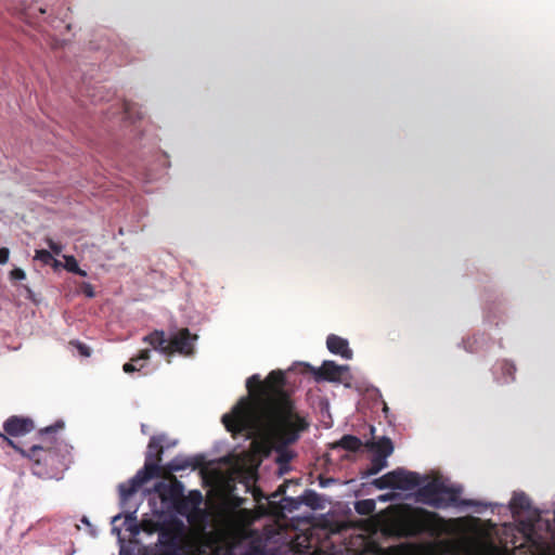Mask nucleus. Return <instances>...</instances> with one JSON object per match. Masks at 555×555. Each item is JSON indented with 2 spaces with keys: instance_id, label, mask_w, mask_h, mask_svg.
Returning a JSON list of instances; mask_svg holds the SVG:
<instances>
[{
  "instance_id": "1",
  "label": "nucleus",
  "mask_w": 555,
  "mask_h": 555,
  "mask_svg": "<svg viewBox=\"0 0 555 555\" xmlns=\"http://www.w3.org/2000/svg\"><path fill=\"white\" fill-rule=\"evenodd\" d=\"M222 423L228 431L271 441L281 476L291 472L289 463L297 456L289 446L309 428L305 413L285 396L259 402L243 397L231 413L222 416Z\"/></svg>"
},
{
  "instance_id": "2",
  "label": "nucleus",
  "mask_w": 555,
  "mask_h": 555,
  "mask_svg": "<svg viewBox=\"0 0 555 555\" xmlns=\"http://www.w3.org/2000/svg\"><path fill=\"white\" fill-rule=\"evenodd\" d=\"M489 506L504 507L512 513L518 521V530L524 538L522 544H527L532 553L541 551L546 545L547 537L552 531V520L544 518L543 512L532 506L530 498L525 492H514L507 506L487 503V506L475 507V512L481 513Z\"/></svg>"
},
{
  "instance_id": "3",
  "label": "nucleus",
  "mask_w": 555,
  "mask_h": 555,
  "mask_svg": "<svg viewBox=\"0 0 555 555\" xmlns=\"http://www.w3.org/2000/svg\"><path fill=\"white\" fill-rule=\"evenodd\" d=\"M416 488V502L435 508L456 506L460 509H466L469 507L487 506L482 501L460 499L459 495L462 493L463 487L460 485L448 487L440 478L427 480L423 476L421 486Z\"/></svg>"
},
{
  "instance_id": "4",
  "label": "nucleus",
  "mask_w": 555,
  "mask_h": 555,
  "mask_svg": "<svg viewBox=\"0 0 555 555\" xmlns=\"http://www.w3.org/2000/svg\"><path fill=\"white\" fill-rule=\"evenodd\" d=\"M164 441V435L151 437L145 454L144 466L139 469L135 475L131 477L127 482H121L118 485L121 507L126 505L127 501L138 491L142 485L159 475V463L162 461L160 453L163 452Z\"/></svg>"
},
{
  "instance_id": "5",
  "label": "nucleus",
  "mask_w": 555,
  "mask_h": 555,
  "mask_svg": "<svg viewBox=\"0 0 555 555\" xmlns=\"http://www.w3.org/2000/svg\"><path fill=\"white\" fill-rule=\"evenodd\" d=\"M196 339L197 336L192 335L188 328L172 330L169 332L168 338L164 331H155L144 337V341L163 354L179 352L184 356L193 354Z\"/></svg>"
},
{
  "instance_id": "6",
  "label": "nucleus",
  "mask_w": 555,
  "mask_h": 555,
  "mask_svg": "<svg viewBox=\"0 0 555 555\" xmlns=\"http://www.w3.org/2000/svg\"><path fill=\"white\" fill-rule=\"evenodd\" d=\"M364 447L372 452L369 467L361 472V479H367L377 475L388 466V457L393 452V443L390 438L383 436L378 440H367Z\"/></svg>"
},
{
  "instance_id": "7",
  "label": "nucleus",
  "mask_w": 555,
  "mask_h": 555,
  "mask_svg": "<svg viewBox=\"0 0 555 555\" xmlns=\"http://www.w3.org/2000/svg\"><path fill=\"white\" fill-rule=\"evenodd\" d=\"M153 491L158 494L164 507H175L181 513V498L183 496L184 491L182 482L176 481L173 483H166L164 481H158L154 485Z\"/></svg>"
},
{
  "instance_id": "8",
  "label": "nucleus",
  "mask_w": 555,
  "mask_h": 555,
  "mask_svg": "<svg viewBox=\"0 0 555 555\" xmlns=\"http://www.w3.org/2000/svg\"><path fill=\"white\" fill-rule=\"evenodd\" d=\"M155 555H183L179 534L170 528L158 531Z\"/></svg>"
},
{
  "instance_id": "9",
  "label": "nucleus",
  "mask_w": 555,
  "mask_h": 555,
  "mask_svg": "<svg viewBox=\"0 0 555 555\" xmlns=\"http://www.w3.org/2000/svg\"><path fill=\"white\" fill-rule=\"evenodd\" d=\"M305 365L312 370L310 365ZM349 370V365H339L334 361H324L320 369H313V374L317 380L343 382L350 378Z\"/></svg>"
},
{
  "instance_id": "10",
  "label": "nucleus",
  "mask_w": 555,
  "mask_h": 555,
  "mask_svg": "<svg viewBox=\"0 0 555 555\" xmlns=\"http://www.w3.org/2000/svg\"><path fill=\"white\" fill-rule=\"evenodd\" d=\"M388 478L392 483V489L399 490H413L421 486L423 476L418 473L406 470L402 467H398L388 473Z\"/></svg>"
},
{
  "instance_id": "11",
  "label": "nucleus",
  "mask_w": 555,
  "mask_h": 555,
  "mask_svg": "<svg viewBox=\"0 0 555 555\" xmlns=\"http://www.w3.org/2000/svg\"><path fill=\"white\" fill-rule=\"evenodd\" d=\"M35 428L34 421L29 417L11 416L4 424V433L12 437H20L29 434Z\"/></svg>"
},
{
  "instance_id": "12",
  "label": "nucleus",
  "mask_w": 555,
  "mask_h": 555,
  "mask_svg": "<svg viewBox=\"0 0 555 555\" xmlns=\"http://www.w3.org/2000/svg\"><path fill=\"white\" fill-rule=\"evenodd\" d=\"M516 366L508 360L498 361L492 367V375L498 384L505 385L515 380Z\"/></svg>"
},
{
  "instance_id": "13",
  "label": "nucleus",
  "mask_w": 555,
  "mask_h": 555,
  "mask_svg": "<svg viewBox=\"0 0 555 555\" xmlns=\"http://www.w3.org/2000/svg\"><path fill=\"white\" fill-rule=\"evenodd\" d=\"M326 347L331 353L340 356L345 360H351L353 357L349 341L338 335L330 334L326 338Z\"/></svg>"
},
{
  "instance_id": "14",
  "label": "nucleus",
  "mask_w": 555,
  "mask_h": 555,
  "mask_svg": "<svg viewBox=\"0 0 555 555\" xmlns=\"http://www.w3.org/2000/svg\"><path fill=\"white\" fill-rule=\"evenodd\" d=\"M463 348L470 353L478 352L485 350L489 346L488 336L482 333L475 335L474 337H468L462 340Z\"/></svg>"
},
{
  "instance_id": "15",
  "label": "nucleus",
  "mask_w": 555,
  "mask_h": 555,
  "mask_svg": "<svg viewBox=\"0 0 555 555\" xmlns=\"http://www.w3.org/2000/svg\"><path fill=\"white\" fill-rule=\"evenodd\" d=\"M299 499L301 500L304 505L312 509L323 508L322 498L314 490H305L304 493L299 496Z\"/></svg>"
},
{
  "instance_id": "16",
  "label": "nucleus",
  "mask_w": 555,
  "mask_h": 555,
  "mask_svg": "<svg viewBox=\"0 0 555 555\" xmlns=\"http://www.w3.org/2000/svg\"><path fill=\"white\" fill-rule=\"evenodd\" d=\"M365 443L356 436L345 435L340 438V440L336 443V447L345 449L347 451L356 452L359 451L362 446Z\"/></svg>"
},
{
  "instance_id": "17",
  "label": "nucleus",
  "mask_w": 555,
  "mask_h": 555,
  "mask_svg": "<svg viewBox=\"0 0 555 555\" xmlns=\"http://www.w3.org/2000/svg\"><path fill=\"white\" fill-rule=\"evenodd\" d=\"M192 465L193 463L190 457L184 455H177L166 464V469L169 472H180Z\"/></svg>"
},
{
  "instance_id": "18",
  "label": "nucleus",
  "mask_w": 555,
  "mask_h": 555,
  "mask_svg": "<svg viewBox=\"0 0 555 555\" xmlns=\"http://www.w3.org/2000/svg\"><path fill=\"white\" fill-rule=\"evenodd\" d=\"M124 527L131 535L140 533V526L137 520V508L131 512H126L124 517Z\"/></svg>"
},
{
  "instance_id": "19",
  "label": "nucleus",
  "mask_w": 555,
  "mask_h": 555,
  "mask_svg": "<svg viewBox=\"0 0 555 555\" xmlns=\"http://www.w3.org/2000/svg\"><path fill=\"white\" fill-rule=\"evenodd\" d=\"M375 501L372 499L360 500L354 503V509L359 515L366 516L375 511Z\"/></svg>"
},
{
  "instance_id": "20",
  "label": "nucleus",
  "mask_w": 555,
  "mask_h": 555,
  "mask_svg": "<svg viewBox=\"0 0 555 555\" xmlns=\"http://www.w3.org/2000/svg\"><path fill=\"white\" fill-rule=\"evenodd\" d=\"M124 114H125V117L129 120H135V119H141L142 116H143V112L141 111V108L134 104V103H130V102H125L124 105Z\"/></svg>"
},
{
  "instance_id": "21",
  "label": "nucleus",
  "mask_w": 555,
  "mask_h": 555,
  "mask_svg": "<svg viewBox=\"0 0 555 555\" xmlns=\"http://www.w3.org/2000/svg\"><path fill=\"white\" fill-rule=\"evenodd\" d=\"M35 259L40 260L44 264H50L53 261L55 267L60 266V261L53 259L51 251L46 249L36 250Z\"/></svg>"
},
{
  "instance_id": "22",
  "label": "nucleus",
  "mask_w": 555,
  "mask_h": 555,
  "mask_svg": "<svg viewBox=\"0 0 555 555\" xmlns=\"http://www.w3.org/2000/svg\"><path fill=\"white\" fill-rule=\"evenodd\" d=\"M372 485L378 490L392 489V483L390 478H388V473L382 477L375 478L372 481Z\"/></svg>"
},
{
  "instance_id": "23",
  "label": "nucleus",
  "mask_w": 555,
  "mask_h": 555,
  "mask_svg": "<svg viewBox=\"0 0 555 555\" xmlns=\"http://www.w3.org/2000/svg\"><path fill=\"white\" fill-rule=\"evenodd\" d=\"M150 350H143L138 357L131 359V362L141 371L144 367L145 362L150 359Z\"/></svg>"
},
{
  "instance_id": "24",
  "label": "nucleus",
  "mask_w": 555,
  "mask_h": 555,
  "mask_svg": "<svg viewBox=\"0 0 555 555\" xmlns=\"http://www.w3.org/2000/svg\"><path fill=\"white\" fill-rule=\"evenodd\" d=\"M22 454L26 455L27 457L34 460L36 463H40L41 462V459L39 456H37V453L38 452H41L43 451V448L41 446H38V444H34L29 450L28 452H25L23 450H20Z\"/></svg>"
},
{
  "instance_id": "25",
  "label": "nucleus",
  "mask_w": 555,
  "mask_h": 555,
  "mask_svg": "<svg viewBox=\"0 0 555 555\" xmlns=\"http://www.w3.org/2000/svg\"><path fill=\"white\" fill-rule=\"evenodd\" d=\"M64 260H65V263H64V268L68 271V272H72V273H75L78 271V262L76 260V258L74 256H63Z\"/></svg>"
},
{
  "instance_id": "26",
  "label": "nucleus",
  "mask_w": 555,
  "mask_h": 555,
  "mask_svg": "<svg viewBox=\"0 0 555 555\" xmlns=\"http://www.w3.org/2000/svg\"><path fill=\"white\" fill-rule=\"evenodd\" d=\"M268 378L276 387H282L284 385V373L282 371H272Z\"/></svg>"
},
{
  "instance_id": "27",
  "label": "nucleus",
  "mask_w": 555,
  "mask_h": 555,
  "mask_svg": "<svg viewBox=\"0 0 555 555\" xmlns=\"http://www.w3.org/2000/svg\"><path fill=\"white\" fill-rule=\"evenodd\" d=\"M64 426V423L59 421L56 422L55 424L51 425V426H47L46 428L41 429L40 430V435L41 436H46V435H51V434H54L56 433L59 429H62Z\"/></svg>"
},
{
  "instance_id": "28",
  "label": "nucleus",
  "mask_w": 555,
  "mask_h": 555,
  "mask_svg": "<svg viewBox=\"0 0 555 555\" xmlns=\"http://www.w3.org/2000/svg\"><path fill=\"white\" fill-rule=\"evenodd\" d=\"M285 501H286V504L284 507L286 509H288L289 512L297 509L302 504V502L299 498H297V499L287 498V499H285Z\"/></svg>"
},
{
  "instance_id": "29",
  "label": "nucleus",
  "mask_w": 555,
  "mask_h": 555,
  "mask_svg": "<svg viewBox=\"0 0 555 555\" xmlns=\"http://www.w3.org/2000/svg\"><path fill=\"white\" fill-rule=\"evenodd\" d=\"M261 383V378H260V375L259 374H254L251 375L250 377L247 378L246 380V387L249 391H251V389L254 387H257L259 386Z\"/></svg>"
},
{
  "instance_id": "30",
  "label": "nucleus",
  "mask_w": 555,
  "mask_h": 555,
  "mask_svg": "<svg viewBox=\"0 0 555 555\" xmlns=\"http://www.w3.org/2000/svg\"><path fill=\"white\" fill-rule=\"evenodd\" d=\"M10 276L12 280H17V281H22V280H25L26 279V273L23 269L21 268H14L11 273H10Z\"/></svg>"
},
{
  "instance_id": "31",
  "label": "nucleus",
  "mask_w": 555,
  "mask_h": 555,
  "mask_svg": "<svg viewBox=\"0 0 555 555\" xmlns=\"http://www.w3.org/2000/svg\"><path fill=\"white\" fill-rule=\"evenodd\" d=\"M81 291L88 298H93L95 296V292L90 283H82Z\"/></svg>"
},
{
  "instance_id": "32",
  "label": "nucleus",
  "mask_w": 555,
  "mask_h": 555,
  "mask_svg": "<svg viewBox=\"0 0 555 555\" xmlns=\"http://www.w3.org/2000/svg\"><path fill=\"white\" fill-rule=\"evenodd\" d=\"M47 243H48V246L51 249V251L54 253L55 255H60L62 253L63 247L61 244L55 243L52 240H48Z\"/></svg>"
},
{
  "instance_id": "33",
  "label": "nucleus",
  "mask_w": 555,
  "mask_h": 555,
  "mask_svg": "<svg viewBox=\"0 0 555 555\" xmlns=\"http://www.w3.org/2000/svg\"><path fill=\"white\" fill-rule=\"evenodd\" d=\"M75 345H76V347H77V349H78V351H79V353L81 356H83V357H89L90 356V348L87 345H85V344H82L80 341H76Z\"/></svg>"
},
{
  "instance_id": "34",
  "label": "nucleus",
  "mask_w": 555,
  "mask_h": 555,
  "mask_svg": "<svg viewBox=\"0 0 555 555\" xmlns=\"http://www.w3.org/2000/svg\"><path fill=\"white\" fill-rule=\"evenodd\" d=\"M10 250L7 247L0 248V264H5L9 261Z\"/></svg>"
},
{
  "instance_id": "35",
  "label": "nucleus",
  "mask_w": 555,
  "mask_h": 555,
  "mask_svg": "<svg viewBox=\"0 0 555 555\" xmlns=\"http://www.w3.org/2000/svg\"><path fill=\"white\" fill-rule=\"evenodd\" d=\"M122 369H124V372H125V373H128V374H129V373H133V372H135V371H140V369H138V367L134 365V363H132L131 361H130V362L125 363V364H124V366H122Z\"/></svg>"
},
{
  "instance_id": "36",
  "label": "nucleus",
  "mask_w": 555,
  "mask_h": 555,
  "mask_svg": "<svg viewBox=\"0 0 555 555\" xmlns=\"http://www.w3.org/2000/svg\"><path fill=\"white\" fill-rule=\"evenodd\" d=\"M0 439L4 442H7L8 446L16 449V450H20L16 444L14 443V441L12 439H10L5 434L3 433H0Z\"/></svg>"
},
{
  "instance_id": "37",
  "label": "nucleus",
  "mask_w": 555,
  "mask_h": 555,
  "mask_svg": "<svg viewBox=\"0 0 555 555\" xmlns=\"http://www.w3.org/2000/svg\"><path fill=\"white\" fill-rule=\"evenodd\" d=\"M31 10L33 11H38L40 14H47V13L50 12V9H49L48 4L39 5L37 8H33Z\"/></svg>"
},
{
  "instance_id": "38",
  "label": "nucleus",
  "mask_w": 555,
  "mask_h": 555,
  "mask_svg": "<svg viewBox=\"0 0 555 555\" xmlns=\"http://www.w3.org/2000/svg\"><path fill=\"white\" fill-rule=\"evenodd\" d=\"M242 555H263L259 548H250L242 553Z\"/></svg>"
},
{
  "instance_id": "39",
  "label": "nucleus",
  "mask_w": 555,
  "mask_h": 555,
  "mask_svg": "<svg viewBox=\"0 0 555 555\" xmlns=\"http://www.w3.org/2000/svg\"><path fill=\"white\" fill-rule=\"evenodd\" d=\"M333 482H334V479H332V478L321 479V480H320V486H321L322 488H326V487H328V486H330L331 483H333Z\"/></svg>"
},
{
  "instance_id": "40",
  "label": "nucleus",
  "mask_w": 555,
  "mask_h": 555,
  "mask_svg": "<svg viewBox=\"0 0 555 555\" xmlns=\"http://www.w3.org/2000/svg\"><path fill=\"white\" fill-rule=\"evenodd\" d=\"M383 413L385 415V418H387L390 422V418H389L390 410H389L388 405L385 402H384V406H383Z\"/></svg>"
},
{
  "instance_id": "41",
  "label": "nucleus",
  "mask_w": 555,
  "mask_h": 555,
  "mask_svg": "<svg viewBox=\"0 0 555 555\" xmlns=\"http://www.w3.org/2000/svg\"><path fill=\"white\" fill-rule=\"evenodd\" d=\"M112 533L113 534H116L117 537H120V533H121V529L115 525H113V528H112Z\"/></svg>"
},
{
  "instance_id": "42",
  "label": "nucleus",
  "mask_w": 555,
  "mask_h": 555,
  "mask_svg": "<svg viewBox=\"0 0 555 555\" xmlns=\"http://www.w3.org/2000/svg\"><path fill=\"white\" fill-rule=\"evenodd\" d=\"M122 517H125V514H124V513H120V514L115 515V516L112 518V524L114 525L116 521H118V520H119V519H121Z\"/></svg>"
},
{
  "instance_id": "43",
  "label": "nucleus",
  "mask_w": 555,
  "mask_h": 555,
  "mask_svg": "<svg viewBox=\"0 0 555 555\" xmlns=\"http://www.w3.org/2000/svg\"><path fill=\"white\" fill-rule=\"evenodd\" d=\"M75 274H78V275L83 276V278L87 276V272L85 270L80 269V268H78V271L75 272Z\"/></svg>"
},
{
  "instance_id": "44",
  "label": "nucleus",
  "mask_w": 555,
  "mask_h": 555,
  "mask_svg": "<svg viewBox=\"0 0 555 555\" xmlns=\"http://www.w3.org/2000/svg\"><path fill=\"white\" fill-rule=\"evenodd\" d=\"M56 449H57V447L50 448V449L48 450V455H49V456H52L53 454H55V453H56Z\"/></svg>"
},
{
  "instance_id": "45",
  "label": "nucleus",
  "mask_w": 555,
  "mask_h": 555,
  "mask_svg": "<svg viewBox=\"0 0 555 555\" xmlns=\"http://www.w3.org/2000/svg\"><path fill=\"white\" fill-rule=\"evenodd\" d=\"M195 495H196V503H199L202 501V494L199 491H196L195 492Z\"/></svg>"
},
{
  "instance_id": "46",
  "label": "nucleus",
  "mask_w": 555,
  "mask_h": 555,
  "mask_svg": "<svg viewBox=\"0 0 555 555\" xmlns=\"http://www.w3.org/2000/svg\"><path fill=\"white\" fill-rule=\"evenodd\" d=\"M141 430L143 434H146L147 433V426L145 424H142L141 425Z\"/></svg>"
},
{
  "instance_id": "47",
  "label": "nucleus",
  "mask_w": 555,
  "mask_h": 555,
  "mask_svg": "<svg viewBox=\"0 0 555 555\" xmlns=\"http://www.w3.org/2000/svg\"><path fill=\"white\" fill-rule=\"evenodd\" d=\"M176 443H177L176 441H173V442H172V441H169V443H167V446H166V447H167V448H169V447L176 446Z\"/></svg>"
},
{
  "instance_id": "48",
  "label": "nucleus",
  "mask_w": 555,
  "mask_h": 555,
  "mask_svg": "<svg viewBox=\"0 0 555 555\" xmlns=\"http://www.w3.org/2000/svg\"><path fill=\"white\" fill-rule=\"evenodd\" d=\"M176 443H177L176 441H173V442H172V441H169V443H167V446H166V447H167V448H169V447L176 446Z\"/></svg>"
},
{
  "instance_id": "49",
  "label": "nucleus",
  "mask_w": 555,
  "mask_h": 555,
  "mask_svg": "<svg viewBox=\"0 0 555 555\" xmlns=\"http://www.w3.org/2000/svg\"><path fill=\"white\" fill-rule=\"evenodd\" d=\"M370 433H371V435H374V433H375V427L374 426H370Z\"/></svg>"
},
{
  "instance_id": "50",
  "label": "nucleus",
  "mask_w": 555,
  "mask_h": 555,
  "mask_svg": "<svg viewBox=\"0 0 555 555\" xmlns=\"http://www.w3.org/2000/svg\"><path fill=\"white\" fill-rule=\"evenodd\" d=\"M379 500H380V501H384V502H385V501H387V495H380V496H379Z\"/></svg>"
},
{
  "instance_id": "51",
  "label": "nucleus",
  "mask_w": 555,
  "mask_h": 555,
  "mask_svg": "<svg viewBox=\"0 0 555 555\" xmlns=\"http://www.w3.org/2000/svg\"><path fill=\"white\" fill-rule=\"evenodd\" d=\"M82 522L89 524V521L86 517L82 518Z\"/></svg>"
},
{
  "instance_id": "52",
  "label": "nucleus",
  "mask_w": 555,
  "mask_h": 555,
  "mask_svg": "<svg viewBox=\"0 0 555 555\" xmlns=\"http://www.w3.org/2000/svg\"><path fill=\"white\" fill-rule=\"evenodd\" d=\"M57 446H63L65 449H67V444L57 443Z\"/></svg>"
},
{
  "instance_id": "53",
  "label": "nucleus",
  "mask_w": 555,
  "mask_h": 555,
  "mask_svg": "<svg viewBox=\"0 0 555 555\" xmlns=\"http://www.w3.org/2000/svg\"><path fill=\"white\" fill-rule=\"evenodd\" d=\"M553 521H555V511L553 512Z\"/></svg>"
}]
</instances>
